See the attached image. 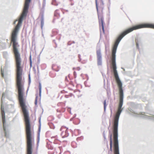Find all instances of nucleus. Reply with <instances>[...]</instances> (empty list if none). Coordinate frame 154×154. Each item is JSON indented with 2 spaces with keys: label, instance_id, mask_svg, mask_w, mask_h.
Listing matches in <instances>:
<instances>
[{
  "label": "nucleus",
  "instance_id": "nucleus-1",
  "mask_svg": "<svg viewBox=\"0 0 154 154\" xmlns=\"http://www.w3.org/2000/svg\"><path fill=\"white\" fill-rule=\"evenodd\" d=\"M60 130L61 131V135L63 138L65 137L68 136V129L66 127L62 126Z\"/></svg>",
  "mask_w": 154,
  "mask_h": 154
},
{
  "label": "nucleus",
  "instance_id": "nucleus-2",
  "mask_svg": "<svg viewBox=\"0 0 154 154\" xmlns=\"http://www.w3.org/2000/svg\"><path fill=\"white\" fill-rule=\"evenodd\" d=\"M96 7L97 12H98V8L103 10V3L102 0H95Z\"/></svg>",
  "mask_w": 154,
  "mask_h": 154
},
{
  "label": "nucleus",
  "instance_id": "nucleus-3",
  "mask_svg": "<svg viewBox=\"0 0 154 154\" xmlns=\"http://www.w3.org/2000/svg\"><path fill=\"white\" fill-rule=\"evenodd\" d=\"M97 57L98 64L100 65L101 64V54L100 50H98L97 51Z\"/></svg>",
  "mask_w": 154,
  "mask_h": 154
},
{
  "label": "nucleus",
  "instance_id": "nucleus-4",
  "mask_svg": "<svg viewBox=\"0 0 154 154\" xmlns=\"http://www.w3.org/2000/svg\"><path fill=\"white\" fill-rule=\"evenodd\" d=\"M99 19V23L100 25H101L102 27V29L103 32H104V25H103V17H101L100 18L98 17Z\"/></svg>",
  "mask_w": 154,
  "mask_h": 154
},
{
  "label": "nucleus",
  "instance_id": "nucleus-5",
  "mask_svg": "<svg viewBox=\"0 0 154 154\" xmlns=\"http://www.w3.org/2000/svg\"><path fill=\"white\" fill-rule=\"evenodd\" d=\"M52 69L56 71H58L60 69V68L56 65H54L52 66Z\"/></svg>",
  "mask_w": 154,
  "mask_h": 154
},
{
  "label": "nucleus",
  "instance_id": "nucleus-6",
  "mask_svg": "<svg viewBox=\"0 0 154 154\" xmlns=\"http://www.w3.org/2000/svg\"><path fill=\"white\" fill-rule=\"evenodd\" d=\"M2 119L3 123H4V122L5 121V117L4 111L2 109Z\"/></svg>",
  "mask_w": 154,
  "mask_h": 154
},
{
  "label": "nucleus",
  "instance_id": "nucleus-7",
  "mask_svg": "<svg viewBox=\"0 0 154 154\" xmlns=\"http://www.w3.org/2000/svg\"><path fill=\"white\" fill-rule=\"evenodd\" d=\"M112 134H111L110 136V149L112 150Z\"/></svg>",
  "mask_w": 154,
  "mask_h": 154
},
{
  "label": "nucleus",
  "instance_id": "nucleus-8",
  "mask_svg": "<svg viewBox=\"0 0 154 154\" xmlns=\"http://www.w3.org/2000/svg\"><path fill=\"white\" fill-rule=\"evenodd\" d=\"M44 24V19L43 18H42L41 21V28L42 29V28Z\"/></svg>",
  "mask_w": 154,
  "mask_h": 154
},
{
  "label": "nucleus",
  "instance_id": "nucleus-9",
  "mask_svg": "<svg viewBox=\"0 0 154 154\" xmlns=\"http://www.w3.org/2000/svg\"><path fill=\"white\" fill-rule=\"evenodd\" d=\"M39 95L40 96L41 95V84L40 83H39Z\"/></svg>",
  "mask_w": 154,
  "mask_h": 154
},
{
  "label": "nucleus",
  "instance_id": "nucleus-10",
  "mask_svg": "<svg viewBox=\"0 0 154 154\" xmlns=\"http://www.w3.org/2000/svg\"><path fill=\"white\" fill-rule=\"evenodd\" d=\"M106 100H105L104 101V110H105L106 108Z\"/></svg>",
  "mask_w": 154,
  "mask_h": 154
},
{
  "label": "nucleus",
  "instance_id": "nucleus-11",
  "mask_svg": "<svg viewBox=\"0 0 154 154\" xmlns=\"http://www.w3.org/2000/svg\"><path fill=\"white\" fill-rule=\"evenodd\" d=\"M71 95L70 94H69V95H65V97L66 98H67L69 97H71Z\"/></svg>",
  "mask_w": 154,
  "mask_h": 154
},
{
  "label": "nucleus",
  "instance_id": "nucleus-12",
  "mask_svg": "<svg viewBox=\"0 0 154 154\" xmlns=\"http://www.w3.org/2000/svg\"><path fill=\"white\" fill-rule=\"evenodd\" d=\"M37 97L38 96H36L35 99V104L36 105L37 104Z\"/></svg>",
  "mask_w": 154,
  "mask_h": 154
},
{
  "label": "nucleus",
  "instance_id": "nucleus-13",
  "mask_svg": "<svg viewBox=\"0 0 154 154\" xmlns=\"http://www.w3.org/2000/svg\"><path fill=\"white\" fill-rule=\"evenodd\" d=\"M30 66L31 67L32 66V60H31V56H30Z\"/></svg>",
  "mask_w": 154,
  "mask_h": 154
},
{
  "label": "nucleus",
  "instance_id": "nucleus-14",
  "mask_svg": "<svg viewBox=\"0 0 154 154\" xmlns=\"http://www.w3.org/2000/svg\"><path fill=\"white\" fill-rule=\"evenodd\" d=\"M57 15H59V14H58V13H57V11H56L54 14V15L55 16H57Z\"/></svg>",
  "mask_w": 154,
  "mask_h": 154
},
{
  "label": "nucleus",
  "instance_id": "nucleus-15",
  "mask_svg": "<svg viewBox=\"0 0 154 154\" xmlns=\"http://www.w3.org/2000/svg\"><path fill=\"white\" fill-rule=\"evenodd\" d=\"M74 77L75 78H76V72H74Z\"/></svg>",
  "mask_w": 154,
  "mask_h": 154
},
{
  "label": "nucleus",
  "instance_id": "nucleus-16",
  "mask_svg": "<svg viewBox=\"0 0 154 154\" xmlns=\"http://www.w3.org/2000/svg\"><path fill=\"white\" fill-rule=\"evenodd\" d=\"M1 111L2 112V110H4V108H3L2 107V106L1 107Z\"/></svg>",
  "mask_w": 154,
  "mask_h": 154
},
{
  "label": "nucleus",
  "instance_id": "nucleus-17",
  "mask_svg": "<svg viewBox=\"0 0 154 154\" xmlns=\"http://www.w3.org/2000/svg\"><path fill=\"white\" fill-rule=\"evenodd\" d=\"M4 131H5V136L6 135V132L5 130V129H4Z\"/></svg>",
  "mask_w": 154,
  "mask_h": 154
},
{
  "label": "nucleus",
  "instance_id": "nucleus-18",
  "mask_svg": "<svg viewBox=\"0 0 154 154\" xmlns=\"http://www.w3.org/2000/svg\"><path fill=\"white\" fill-rule=\"evenodd\" d=\"M63 98H64V97H61L60 98V99H63Z\"/></svg>",
  "mask_w": 154,
  "mask_h": 154
},
{
  "label": "nucleus",
  "instance_id": "nucleus-19",
  "mask_svg": "<svg viewBox=\"0 0 154 154\" xmlns=\"http://www.w3.org/2000/svg\"><path fill=\"white\" fill-rule=\"evenodd\" d=\"M55 1V0H53V3H54Z\"/></svg>",
  "mask_w": 154,
  "mask_h": 154
},
{
  "label": "nucleus",
  "instance_id": "nucleus-20",
  "mask_svg": "<svg viewBox=\"0 0 154 154\" xmlns=\"http://www.w3.org/2000/svg\"><path fill=\"white\" fill-rule=\"evenodd\" d=\"M61 92L62 93H64V91H61Z\"/></svg>",
  "mask_w": 154,
  "mask_h": 154
},
{
  "label": "nucleus",
  "instance_id": "nucleus-21",
  "mask_svg": "<svg viewBox=\"0 0 154 154\" xmlns=\"http://www.w3.org/2000/svg\"><path fill=\"white\" fill-rule=\"evenodd\" d=\"M39 140V138H38V142Z\"/></svg>",
  "mask_w": 154,
  "mask_h": 154
},
{
  "label": "nucleus",
  "instance_id": "nucleus-22",
  "mask_svg": "<svg viewBox=\"0 0 154 154\" xmlns=\"http://www.w3.org/2000/svg\"><path fill=\"white\" fill-rule=\"evenodd\" d=\"M64 102H66V101H64Z\"/></svg>",
  "mask_w": 154,
  "mask_h": 154
},
{
  "label": "nucleus",
  "instance_id": "nucleus-23",
  "mask_svg": "<svg viewBox=\"0 0 154 154\" xmlns=\"http://www.w3.org/2000/svg\"><path fill=\"white\" fill-rule=\"evenodd\" d=\"M57 112H58V110H57Z\"/></svg>",
  "mask_w": 154,
  "mask_h": 154
}]
</instances>
